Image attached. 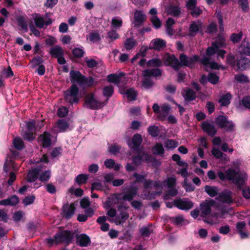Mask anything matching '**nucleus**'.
<instances>
[{"instance_id": "ddd939ff", "label": "nucleus", "mask_w": 250, "mask_h": 250, "mask_svg": "<svg viewBox=\"0 0 250 250\" xmlns=\"http://www.w3.org/2000/svg\"><path fill=\"white\" fill-rule=\"evenodd\" d=\"M134 20L132 22L134 27H139L143 24L146 17L144 12L141 10H136L134 13Z\"/></svg>"}, {"instance_id": "aec40b11", "label": "nucleus", "mask_w": 250, "mask_h": 250, "mask_svg": "<svg viewBox=\"0 0 250 250\" xmlns=\"http://www.w3.org/2000/svg\"><path fill=\"white\" fill-rule=\"evenodd\" d=\"M204 131L210 136H214L216 133V129L214 126L208 122H205L202 124Z\"/></svg>"}, {"instance_id": "0eeeda50", "label": "nucleus", "mask_w": 250, "mask_h": 250, "mask_svg": "<svg viewBox=\"0 0 250 250\" xmlns=\"http://www.w3.org/2000/svg\"><path fill=\"white\" fill-rule=\"evenodd\" d=\"M79 88L76 84H73L69 89L65 92V100L71 104L77 103L79 101Z\"/></svg>"}, {"instance_id": "20e7f679", "label": "nucleus", "mask_w": 250, "mask_h": 250, "mask_svg": "<svg viewBox=\"0 0 250 250\" xmlns=\"http://www.w3.org/2000/svg\"><path fill=\"white\" fill-rule=\"evenodd\" d=\"M218 46L216 43H212V45L208 47L206 50V55L201 60V62L205 66L207 71L209 69H218L219 66L214 62L211 61V56L218 51Z\"/></svg>"}, {"instance_id": "393cba45", "label": "nucleus", "mask_w": 250, "mask_h": 250, "mask_svg": "<svg viewBox=\"0 0 250 250\" xmlns=\"http://www.w3.org/2000/svg\"><path fill=\"white\" fill-rule=\"evenodd\" d=\"M19 202L18 197L16 195H13L6 199L0 201V205L15 206Z\"/></svg>"}, {"instance_id": "680f3d73", "label": "nucleus", "mask_w": 250, "mask_h": 250, "mask_svg": "<svg viewBox=\"0 0 250 250\" xmlns=\"http://www.w3.org/2000/svg\"><path fill=\"white\" fill-rule=\"evenodd\" d=\"M197 3V0H187L185 6L188 10L190 11L196 6Z\"/></svg>"}, {"instance_id": "7ed1b4c3", "label": "nucleus", "mask_w": 250, "mask_h": 250, "mask_svg": "<svg viewBox=\"0 0 250 250\" xmlns=\"http://www.w3.org/2000/svg\"><path fill=\"white\" fill-rule=\"evenodd\" d=\"M119 214H117L116 210L113 208H110L107 212V215L110 217L108 221L117 225L123 224L128 218L129 213L126 209L122 207L118 208Z\"/></svg>"}, {"instance_id": "864d4df0", "label": "nucleus", "mask_w": 250, "mask_h": 250, "mask_svg": "<svg viewBox=\"0 0 250 250\" xmlns=\"http://www.w3.org/2000/svg\"><path fill=\"white\" fill-rule=\"evenodd\" d=\"M128 100L133 101L136 99L137 93L136 91L133 89H127L125 92Z\"/></svg>"}, {"instance_id": "09e8293b", "label": "nucleus", "mask_w": 250, "mask_h": 250, "mask_svg": "<svg viewBox=\"0 0 250 250\" xmlns=\"http://www.w3.org/2000/svg\"><path fill=\"white\" fill-rule=\"evenodd\" d=\"M242 37V32H239L237 34L233 33L230 36V40L234 43H238L241 40Z\"/></svg>"}, {"instance_id": "72a5a7b5", "label": "nucleus", "mask_w": 250, "mask_h": 250, "mask_svg": "<svg viewBox=\"0 0 250 250\" xmlns=\"http://www.w3.org/2000/svg\"><path fill=\"white\" fill-rule=\"evenodd\" d=\"M56 127L60 132L65 131L69 127V125L67 121L64 120H60L58 121Z\"/></svg>"}, {"instance_id": "8fccbe9b", "label": "nucleus", "mask_w": 250, "mask_h": 250, "mask_svg": "<svg viewBox=\"0 0 250 250\" xmlns=\"http://www.w3.org/2000/svg\"><path fill=\"white\" fill-rule=\"evenodd\" d=\"M17 21L18 25L22 28V29L27 31L28 29L27 25L24 18L22 16H19L17 18Z\"/></svg>"}, {"instance_id": "a211bd4d", "label": "nucleus", "mask_w": 250, "mask_h": 250, "mask_svg": "<svg viewBox=\"0 0 250 250\" xmlns=\"http://www.w3.org/2000/svg\"><path fill=\"white\" fill-rule=\"evenodd\" d=\"M76 242L81 247H87L90 243V239L85 234H77L76 236Z\"/></svg>"}, {"instance_id": "6ab92c4d", "label": "nucleus", "mask_w": 250, "mask_h": 250, "mask_svg": "<svg viewBox=\"0 0 250 250\" xmlns=\"http://www.w3.org/2000/svg\"><path fill=\"white\" fill-rule=\"evenodd\" d=\"M232 193L229 191H225L221 193L216 198L223 203L230 204L233 202Z\"/></svg>"}, {"instance_id": "c85d7f7f", "label": "nucleus", "mask_w": 250, "mask_h": 250, "mask_svg": "<svg viewBox=\"0 0 250 250\" xmlns=\"http://www.w3.org/2000/svg\"><path fill=\"white\" fill-rule=\"evenodd\" d=\"M167 13L173 17H178L181 13V8L177 5H170L167 9Z\"/></svg>"}, {"instance_id": "79ce46f5", "label": "nucleus", "mask_w": 250, "mask_h": 250, "mask_svg": "<svg viewBox=\"0 0 250 250\" xmlns=\"http://www.w3.org/2000/svg\"><path fill=\"white\" fill-rule=\"evenodd\" d=\"M14 147L18 150H21L24 147V143L20 137H16L13 140Z\"/></svg>"}, {"instance_id": "de8ad7c7", "label": "nucleus", "mask_w": 250, "mask_h": 250, "mask_svg": "<svg viewBox=\"0 0 250 250\" xmlns=\"http://www.w3.org/2000/svg\"><path fill=\"white\" fill-rule=\"evenodd\" d=\"M113 91L114 88L112 86H106L103 89V95L104 96L109 98L112 95Z\"/></svg>"}, {"instance_id": "cd10ccee", "label": "nucleus", "mask_w": 250, "mask_h": 250, "mask_svg": "<svg viewBox=\"0 0 250 250\" xmlns=\"http://www.w3.org/2000/svg\"><path fill=\"white\" fill-rule=\"evenodd\" d=\"M50 134L44 132L42 135L40 136V139L42 140V145L44 147L49 146L51 143Z\"/></svg>"}, {"instance_id": "58836bf2", "label": "nucleus", "mask_w": 250, "mask_h": 250, "mask_svg": "<svg viewBox=\"0 0 250 250\" xmlns=\"http://www.w3.org/2000/svg\"><path fill=\"white\" fill-rule=\"evenodd\" d=\"M234 80L239 83H246L249 82L248 77L243 74H238L234 76Z\"/></svg>"}, {"instance_id": "1a4fd4ad", "label": "nucleus", "mask_w": 250, "mask_h": 250, "mask_svg": "<svg viewBox=\"0 0 250 250\" xmlns=\"http://www.w3.org/2000/svg\"><path fill=\"white\" fill-rule=\"evenodd\" d=\"M216 124L220 128H223L227 131H232L234 128V125L231 121L228 120L226 117L219 116L215 119Z\"/></svg>"}, {"instance_id": "412c9836", "label": "nucleus", "mask_w": 250, "mask_h": 250, "mask_svg": "<svg viewBox=\"0 0 250 250\" xmlns=\"http://www.w3.org/2000/svg\"><path fill=\"white\" fill-rule=\"evenodd\" d=\"M239 52L242 55L250 56V42L246 39L243 40L239 47Z\"/></svg>"}, {"instance_id": "603ef678", "label": "nucleus", "mask_w": 250, "mask_h": 250, "mask_svg": "<svg viewBox=\"0 0 250 250\" xmlns=\"http://www.w3.org/2000/svg\"><path fill=\"white\" fill-rule=\"evenodd\" d=\"M148 132L150 135L155 137L158 136L160 133L158 127L155 125L149 126L148 128Z\"/></svg>"}, {"instance_id": "c03bdc74", "label": "nucleus", "mask_w": 250, "mask_h": 250, "mask_svg": "<svg viewBox=\"0 0 250 250\" xmlns=\"http://www.w3.org/2000/svg\"><path fill=\"white\" fill-rule=\"evenodd\" d=\"M162 64V61L158 58L152 59L148 61L147 62L148 67H157L161 66Z\"/></svg>"}, {"instance_id": "a878e982", "label": "nucleus", "mask_w": 250, "mask_h": 250, "mask_svg": "<svg viewBox=\"0 0 250 250\" xmlns=\"http://www.w3.org/2000/svg\"><path fill=\"white\" fill-rule=\"evenodd\" d=\"M246 223L245 222H239L236 224V229L242 239H245L248 237L247 232L244 231L246 227Z\"/></svg>"}, {"instance_id": "4c0bfd02", "label": "nucleus", "mask_w": 250, "mask_h": 250, "mask_svg": "<svg viewBox=\"0 0 250 250\" xmlns=\"http://www.w3.org/2000/svg\"><path fill=\"white\" fill-rule=\"evenodd\" d=\"M88 179L89 175L81 174L75 178V181L79 185H81L83 184H85Z\"/></svg>"}, {"instance_id": "e2e57ef3", "label": "nucleus", "mask_w": 250, "mask_h": 250, "mask_svg": "<svg viewBox=\"0 0 250 250\" xmlns=\"http://www.w3.org/2000/svg\"><path fill=\"white\" fill-rule=\"evenodd\" d=\"M178 145V143L173 140H168L165 143V147L169 149L174 148L176 147Z\"/></svg>"}, {"instance_id": "338daca9", "label": "nucleus", "mask_w": 250, "mask_h": 250, "mask_svg": "<svg viewBox=\"0 0 250 250\" xmlns=\"http://www.w3.org/2000/svg\"><path fill=\"white\" fill-rule=\"evenodd\" d=\"M150 21L156 28H159L162 25L161 22L157 16L151 17Z\"/></svg>"}, {"instance_id": "49530a36", "label": "nucleus", "mask_w": 250, "mask_h": 250, "mask_svg": "<svg viewBox=\"0 0 250 250\" xmlns=\"http://www.w3.org/2000/svg\"><path fill=\"white\" fill-rule=\"evenodd\" d=\"M107 78L109 82L115 84H119L121 81V76L117 74H110L108 75Z\"/></svg>"}, {"instance_id": "774afa93", "label": "nucleus", "mask_w": 250, "mask_h": 250, "mask_svg": "<svg viewBox=\"0 0 250 250\" xmlns=\"http://www.w3.org/2000/svg\"><path fill=\"white\" fill-rule=\"evenodd\" d=\"M208 79L209 82L212 84H216L219 81L218 77L214 73H209Z\"/></svg>"}, {"instance_id": "5fc2aeb1", "label": "nucleus", "mask_w": 250, "mask_h": 250, "mask_svg": "<svg viewBox=\"0 0 250 250\" xmlns=\"http://www.w3.org/2000/svg\"><path fill=\"white\" fill-rule=\"evenodd\" d=\"M144 185L145 188H148L153 185L155 187H161V185L160 182H155L153 183V181L150 180H145L144 181Z\"/></svg>"}, {"instance_id": "2f4dec72", "label": "nucleus", "mask_w": 250, "mask_h": 250, "mask_svg": "<svg viewBox=\"0 0 250 250\" xmlns=\"http://www.w3.org/2000/svg\"><path fill=\"white\" fill-rule=\"evenodd\" d=\"M232 99L230 93H228L221 97L218 102L221 106H227L230 104V101Z\"/></svg>"}, {"instance_id": "f8f14e48", "label": "nucleus", "mask_w": 250, "mask_h": 250, "mask_svg": "<svg viewBox=\"0 0 250 250\" xmlns=\"http://www.w3.org/2000/svg\"><path fill=\"white\" fill-rule=\"evenodd\" d=\"M173 203L174 206L182 210H188L193 206V203L187 199H176Z\"/></svg>"}, {"instance_id": "e433bc0d", "label": "nucleus", "mask_w": 250, "mask_h": 250, "mask_svg": "<svg viewBox=\"0 0 250 250\" xmlns=\"http://www.w3.org/2000/svg\"><path fill=\"white\" fill-rule=\"evenodd\" d=\"M123 24L122 19L120 17H114L111 21V27L114 29H119Z\"/></svg>"}, {"instance_id": "f704fd0d", "label": "nucleus", "mask_w": 250, "mask_h": 250, "mask_svg": "<svg viewBox=\"0 0 250 250\" xmlns=\"http://www.w3.org/2000/svg\"><path fill=\"white\" fill-rule=\"evenodd\" d=\"M205 190L210 197H214L218 193V188L214 186H206L205 187Z\"/></svg>"}, {"instance_id": "69168bd1", "label": "nucleus", "mask_w": 250, "mask_h": 250, "mask_svg": "<svg viewBox=\"0 0 250 250\" xmlns=\"http://www.w3.org/2000/svg\"><path fill=\"white\" fill-rule=\"evenodd\" d=\"M107 37L111 41H113L119 38V34L113 29L107 33Z\"/></svg>"}, {"instance_id": "6e6d98bb", "label": "nucleus", "mask_w": 250, "mask_h": 250, "mask_svg": "<svg viewBox=\"0 0 250 250\" xmlns=\"http://www.w3.org/2000/svg\"><path fill=\"white\" fill-rule=\"evenodd\" d=\"M50 174L51 172L50 170H46L40 175L39 180L42 182H46L49 179Z\"/></svg>"}, {"instance_id": "f3484780", "label": "nucleus", "mask_w": 250, "mask_h": 250, "mask_svg": "<svg viewBox=\"0 0 250 250\" xmlns=\"http://www.w3.org/2000/svg\"><path fill=\"white\" fill-rule=\"evenodd\" d=\"M33 18L35 25L39 28H42L44 25L47 26L52 23L50 19L45 21L43 16L39 14H35Z\"/></svg>"}, {"instance_id": "b1692460", "label": "nucleus", "mask_w": 250, "mask_h": 250, "mask_svg": "<svg viewBox=\"0 0 250 250\" xmlns=\"http://www.w3.org/2000/svg\"><path fill=\"white\" fill-rule=\"evenodd\" d=\"M161 70L159 68H153L145 70L143 72V76L144 77H158L161 76Z\"/></svg>"}, {"instance_id": "dca6fc26", "label": "nucleus", "mask_w": 250, "mask_h": 250, "mask_svg": "<svg viewBox=\"0 0 250 250\" xmlns=\"http://www.w3.org/2000/svg\"><path fill=\"white\" fill-rule=\"evenodd\" d=\"M142 142L141 135L137 133L133 136L131 142H128L127 144L130 149L138 151Z\"/></svg>"}, {"instance_id": "9b49d317", "label": "nucleus", "mask_w": 250, "mask_h": 250, "mask_svg": "<svg viewBox=\"0 0 250 250\" xmlns=\"http://www.w3.org/2000/svg\"><path fill=\"white\" fill-rule=\"evenodd\" d=\"M215 205V202L212 199L206 200L200 204V207L202 216H205L210 214L211 208Z\"/></svg>"}, {"instance_id": "ea45409f", "label": "nucleus", "mask_w": 250, "mask_h": 250, "mask_svg": "<svg viewBox=\"0 0 250 250\" xmlns=\"http://www.w3.org/2000/svg\"><path fill=\"white\" fill-rule=\"evenodd\" d=\"M145 159L146 161H149V156L147 154L144 153L141 156H137L133 158V163L136 165L138 166L141 163L142 160Z\"/></svg>"}, {"instance_id": "473e14b6", "label": "nucleus", "mask_w": 250, "mask_h": 250, "mask_svg": "<svg viewBox=\"0 0 250 250\" xmlns=\"http://www.w3.org/2000/svg\"><path fill=\"white\" fill-rule=\"evenodd\" d=\"M39 171L40 169L38 168L30 170L27 175V181L31 183L36 180L39 175Z\"/></svg>"}, {"instance_id": "9d476101", "label": "nucleus", "mask_w": 250, "mask_h": 250, "mask_svg": "<svg viewBox=\"0 0 250 250\" xmlns=\"http://www.w3.org/2000/svg\"><path fill=\"white\" fill-rule=\"evenodd\" d=\"M176 179L174 177H168L164 182V185H166L168 190L167 191V195L175 196L178 193V190L175 188Z\"/></svg>"}, {"instance_id": "f257e3e1", "label": "nucleus", "mask_w": 250, "mask_h": 250, "mask_svg": "<svg viewBox=\"0 0 250 250\" xmlns=\"http://www.w3.org/2000/svg\"><path fill=\"white\" fill-rule=\"evenodd\" d=\"M240 165V161L238 160L232 162V167L237 169ZM217 175L221 181H224L227 180L238 186L244 184L248 179L247 174L245 171L232 168H228L225 173L220 171L218 173Z\"/></svg>"}, {"instance_id": "a18cd8bd", "label": "nucleus", "mask_w": 250, "mask_h": 250, "mask_svg": "<svg viewBox=\"0 0 250 250\" xmlns=\"http://www.w3.org/2000/svg\"><path fill=\"white\" fill-rule=\"evenodd\" d=\"M153 153L156 155H160L164 153V149L162 144L157 143L155 145V146L153 147Z\"/></svg>"}, {"instance_id": "f03ea898", "label": "nucleus", "mask_w": 250, "mask_h": 250, "mask_svg": "<svg viewBox=\"0 0 250 250\" xmlns=\"http://www.w3.org/2000/svg\"><path fill=\"white\" fill-rule=\"evenodd\" d=\"M199 61L198 55H194L189 57L184 54H180L179 61L174 56H169L166 58L165 63L170 65L175 70L178 71L181 66H188L192 68L196 62Z\"/></svg>"}, {"instance_id": "37998d69", "label": "nucleus", "mask_w": 250, "mask_h": 250, "mask_svg": "<svg viewBox=\"0 0 250 250\" xmlns=\"http://www.w3.org/2000/svg\"><path fill=\"white\" fill-rule=\"evenodd\" d=\"M34 132L33 131H29L28 130H27L25 131L22 132L21 134L25 140L31 141L35 139L33 135Z\"/></svg>"}, {"instance_id": "4468645a", "label": "nucleus", "mask_w": 250, "mask_h": 250, "mask_svg": "<svg viewBox=\"0 0 250 250\" xmlns=\"http://www.w3.org/2000/svg\"><path fill=\"white\" fill-rule=\"evenodd\" d=\"M70 79L73 84L77 83L80 86L83 85L84 76L78 71L71 70L70 71Z\"/></svg>"}, {"instance_id": "4d7b16f0", "label": "nucleus", "mask_w": 250, "mask_h": 250, "mask_svg": "<svg viewBox=\"0 0 250 250\" xmlns=\"http://www.w3.org/2000/svg\"><path fill=\"white\" fill-rule=\"evenodd\" d=\"M211 153L213 156L216 159H222L223 156H226V155L224 154L219 149L213 147L211 150Z\"/></svg>"}, {"instance_id": "3c124183", "label": "nucleus", "mask_w": 250, "mask_h": 250, "mask_svg": "<svg viewBox=\"0 0 250 250\" xmlns=\"http://www.w3.org/2000/svg\"><path fill=\"white\" fill-rule=\"evenodd\" d=\"M135 44V42L133 38H127L124 42V45L127 50L132 49Z\"/></svg>"}, {"instance_id": "a19ab883", "label": "nucleus", "mask_w": 250, "mask_h": 250, "mask_svg": "<svg viewBox=\"0 0 250 250\" xmlns=\"http://www.w3.org/2000/svg\"><path fill=\"white\" fill-rule=\"evenodd\" d=\"M89 41L92 42H96L101 40L100 34L97 31L91 32L88 35Z\"/></svg>"}, {"instance_id": "0e129e2a", "label": "nucleus", "mask_w": 250, "mask_h": 250, "mask_svg": "<svg viewBox=\"0 0 250 250\" xmlns=\"http://www.w3.org/2000/svg\"><path fill=\"white\" fill-rule=\"evenodd\" d=\"M202 10L196 6L190 10V14L192 17L197 18L202 13Z\"/></svg>"}, {"instance_id": "052dcab7", "label": "nucleus", "mask_w": 250, "mask_h": 250, "mask_svg": "<svg viewBox=\"0 0 250 250\" xmlns=\"http://www.w3.org/2000/svg\"><path fill=\"white\" fill-rule=\"evenodd\" d=\"M153 83L150 78L145 77L142 82V86L145 89H148L152 86Z\"/></svg>"}, {"instance_id": "2eb2a0df", "label": "nucleus", "mask_w": 250, "mask_h": 250, "mask_svg": "<svg viewBox=\"0 0 250 250\" xmlns=\"http://www.w3.org/2000/svg\"><path fill=\"white\" fill-rule=\"evenodd\" d=\"M76 209L74 203L66 204L63 205L62 208V216L67 219H70L74 215Z\"/></svg>"}, {"instance_id": "5701e85b", "label": "nucleus", "mask_w": 250, "mask_h": 250, "mask_svg": "<svg viewBox=\"0 0 250 250\" xmlns=\"http://www.w3.org/2000/svg\"><path fill=\"white\" fill-rule=\"evenodd\" d=\"M138 188L131 187L128 191L124 194V200L129 202L132 201V199L137 194Z\"/></svg>"}, {"instance_id": "bf43d9fd", "label": "nucleus", "mask_w": 250, "mask_h": 250, "mask_svg": "<svg viewBox=\"0 0 250 250\" xmlns=\"http://www.w3.org/2000/svg\"><path fill=\"white\" fill-rule=\"evenodd\" d=\"M240 105H243L246 108H250V96H246L240 101Z\"/></svg>"}, {"instance_id": "4be33fe9", "label": "nucleus", "mask_w": 250, "mask_h": 250, "mask_svg": "<svg viewBox=\"0 0 250 250\" xmlns=\"http://www.w3.org/2000/svg\"><path fill=\"white\" fill-rule=\"evenodd\" d=\"M201 27V23L200 22L192 21L189 25L188 35L190 37H194Z\"/></svg>"}, {"instance_id": "423d86ee", "label": "nucleus", "mask_w": 250, "mask_h": 250, "mask_svg": "<svg viewBox=\"0 0 250 250\" xmlns=\"http://www.w3.org/2000/svg\"><path fill=\"white\" fill-rule=\"evenodd\" d=\"M153 110L157 115V118L161 121H165L170 110V106L167 104H164L161 106L155 103L152 106Z\"/></svg>"}, {"instance_id": "39448f33", "label": "nucleus", "mask_w": 250, "mask_h": 250, "mask_svg": "<svg viewBox=\"0 0 250 250\" xmlns=\"http://www.w3.org/2000/svg\"><path fill=\"white\" fill-rule=\"evenodd\" d=\"M74 238V233L70 231L63 230L56 233L53 238H48L46 239L49 246L54 244H59L64 243L67 245L70 244Z\"/></svg>"}, {"instance_id": "7c9ffc66", "label": "nucleus", "mask_w": 250, "mask_h": 250, "mask_svg": "<svg viewBox=\"0 0 250 250\" xmlns=\"http://www.w3.org/2000/svg\"><path fill=\"white\" fill-rule=\"evenodd\" d=\"M250 65V61L246 58H241L237 63V70H244Z\"/></svg>"}, {"instance_id": "c756f323", "label": "nucleus", "mask_w": 250, "mask_h": 250, "mask_svg": "<svg viewBox=\"0 0 250 250\" xmlns=\"http://www.w3.org/2000/svg\"><path fill=\"white\" fill-rule=\"evenodd\" d=\"M183 95L186 101H193L196 98V94L195 92L190 88H186L184 89Z\"/></svg>"}, {"instance_id": "13d9d810", "label": "nucleus", "mask_w": 250, "mask_h": 250, "mask_svg": "<svg viewBox=\"0 0 250 250\" xmlns=\"http://www.w3.org/2000/svg\"><path fill=\"white\" fill-rule=\"evenodd\" d=\"M238 3L241 6L244 12H248L249 7L248 0H238Z\"/></svg>"}, {"instance_id": "c9c22d12", "label": "nucleus", "mask_w": 250, "mask_h": 250, "mask_svg": "<svg viewBox=\"0 0 250 250\" xmlns=\"http://www.w3.org/2000/svg\"><path fill=\"white\" fill-rule=\"evenodd\" d=\"M153 46L154 49L160 50L166 46V42L162 39H158L152 42Z\"/></svg>"}, {"instance_id": "6e6552de", "label": "nucleus", "mask_w": 250, "mask_h": 250, "mask_svg": "<svg viewBox=\"0 0 250 250\" xmlns=\"http://www.w3.org/2000/svg\"><path fill=\"white\" fill-rule=\"evenodd\" d=\"M85 105L90 109H96L103 106L102 103L98 101L92 93L87 94L84 98Z\"/></svg>"}, {"instance_id": "bb28decb", "label": "nucleus", "mask_w": 250, "mask_h": 250, "mask_svg": "<svg viewBox=\"0 0 250 250\" xmlns=\"http://www.w3.org/2000/svg\"><path fill=\"white\" fill-rule=\"evenodd\" d=\"M50 53L52 57L57 58L60 56H63L64 51L60 46L56 45L50 48Z\"/></svg>"}]
</instances>
